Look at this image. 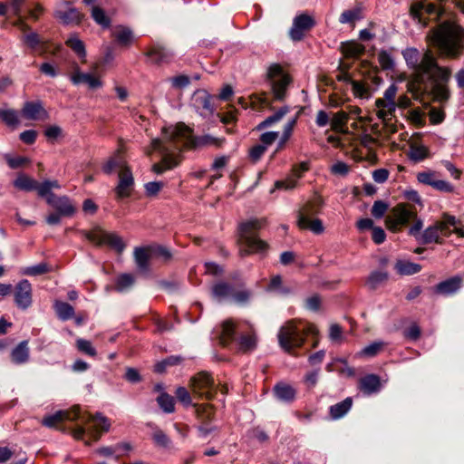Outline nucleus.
<instances>
[{"label": "nucleus", "instance_id": "f257e3e1", "mask_svg": "<svg viewBox=\"0 0 464 464\" xmlns=\"http://www.w3.org/2000/svg\"><path fill=\"white\" fill-rule=\"evenodd\" d=\"M401 54L411 70L409 90L416 96L427 93L440 103L448 102L451 70L439 65L430 51L421 53L417 48L408 47Z\"/></svg>", "mask_w": 464, "mask_h": 464}, {"label": "nucleus", "instance_id": "f03ea898", "mask_svg": "<svg viewBox=\"0 0 464 464\" xmlns=\"http://www.w3.org/2000/svg\"><path fill=\"white\" fill-rule=\"evenodd\" d=\"M222 140L206 134L194 136L193 130L183 122L169 126L164 129L162 139L151 140L149 153L157 151L161 155V160L152 165V171L156 174H162L164 171L172 169L179 165V160L176 151L182 148H197L203 146H221Z\"/></svg>", "mask_w": 464, "mask_h": 464}, {"label": "nucleus", "instance_id": "7ed1b4c3", "mask_svg": "<svg viewBox=\"0 0 464 464\" xmlns=\"http://www.w3.org/2000/svg\"><path fill=\"white\" fill-rule=\"evenodd\" d=\"M432 43L441 56L458 59L464 50V28L453 21H444L433 31Z\"/></svg>", "mask_w": 464, "mask_h": 464}, {"label": "nucleus", "instance_id": "20e7f679", "mask_svg": "<svg viewBox=\"0 0 464 464\" xmlns=\"http://www.w3.org/2000/svg\"><path fill=\"white\" fill-rule=\"evenodd\" d=\"M65 411L64 420H80L82 423V425H78L72 430V435L75 440H83L87 434L91 440L97 441L100 440L102 433L109 431L111 428L110 420L101 412L94 415L82 412L80 406H73L70 411Z\"/></svg>", "mask_w": 464, "mask_h": 464}, {"label": "nucleus", "instance_id": "39448f33", "mask_svg": "<svg viewBox=\"0 0 464 464\" xmlns=\"http://www.w3.org/2000/svg\"><path fill=\"white\" fill-rule=\"evenodd\" d=\"M265 224L266 219L264 218H251L238 225L239 242L244 246L240 249L241 256L254 253L263 254L267 250V243L257 236V232Z\"/></svg>", "mask_w": 464, "mask_h": 464}, {"label": "nucleus", "instance_id": "423d86ee", "mask_svg": "<svg viewBox=\"0 0 464 464\" xmlns=\"http://www.w3.org/2000/svg\"><path fill=\"white\" fill-rule=\"evenodd\" d=\"M452 233L457 234L459 237H464V227L461 221L454 216L444 214L440 221L435 222L422 231L418 243L421 245L442 244L443 238L450 237Z\"/></svg>", "mask_w": 464, "mask_h": 464}, {"label": "nucleus", "instance_id": "0eeeda50", "mask_svg": "<svg viewBox=\"0 0 464 464\" xmlns=\"http://www.w3.org/2000/svg\"><path fill=\"white\" fill-rule=\"evenodd\" d=\"M232 279L233 283L219 281L213 285L211 288L213 298L219 302L231 300L240 305L246 304L252 296V292L246 288V283L240 276H234Z\"/></svg>", "mask_w": 464, "mask_h": 464}, {"label": "nucleus", "instance_id": "6e6552de", "mask_svg": "<svg viewBox=\"0 0 464 464\" xmlns=\"http://www.w3.org/2000/svg\"><path fill=\"white\" fill-rule=\"evenodd\" d=\"M317 329L313 324H295L293 321L283 325L277 334L280 347L290 353L294 348L301 347L308 334H317Z\"/></svg>", "mask_w": 464, "mask_h": 464}, {"label": "nucleus", "instance_id": "1a4fd4ad", "mask_svg": "<svg viewBox=\"0 0 464 464\" xmlns=\"http://www.w3.org/2000/svg\"><path fill=\"white\" fill-rule=\"evenodd\" d=\"M267 77L270 82L274 100H285L287 89L292 82L289 74L284 72L281 65L274 63L268 68Z\"/></svg>", "mask_w": 464, "mask_h": 464}, {"label": "nucleus", "instance_id": "9d476101", "mask_svg": "<svg viewBox=\"0 0 464 464\" xmlns=\"http://www.w3.org/2000/svg\"><path fill=\"white\" fill-rule=\"evenodd\" d=\"M189 387L198 399L212 400L218 392L214 379L208 372H200L190 378Z\"/></svg>", "mask_w": 464, "mask_h": 464}, {"label": "nucleus", "instance_id": "9b49d317", "mask_svg": "<svg viewBox=\"0 0 464 464\" xmlns=\"http://www.w3.org/2000/svg\"><path fill=\"white\" fill-rule=\"evenodd\" d=\"M85 237L96 246H108L118 253H121L125 248L122 238L116 233L107 232L100 227H96L92 231L84 232Z\"/></svg>", "mask_w": 464, "mask_h": 464}, {"label": "nucleus", "instance_id": "f8f14e48", "mask_svg": "<svg viewBox=\"0 0 464 464\" xmlns=\"http://www.w3.org/2000/svg\"><path fill=\"white\" fill-rule=\"evenodd\" d=\"M416 212L405 204L395 206L385 218V224L389 230L397 232L401 227L407 225L410 220L415 219Z\"/></svg>", "mask_w": 464, "mask_h": 464}, {"label": "nucleus", "instance_id": "ddd939ff", "mask_svg": "<svg viewBox=\"0 0 464 464\" xmlns=\"http://www.w3.org/2000/svg\"><path fill=\"white\" fill-rule=\"evenodd\" d=\"M53 16L64 25L80 24L84 17L68 0H63L57 4Z\"/></svg>", "mask_w": 464, "mask_h": 464}, {"label": "nucleus", "instance_id": "4468645a", "mask_svg": "<svg viewBox=\"0 0 464 464\" xmlns=\"http://www.w3.org/2000/svg\"><path fill=\"white\" fill-rule=\"evenodd\" d=\"M398 88L392 83L384 92L383 98L377 99L376 107L379 109L377 115L380 119L386 120L396 110L395 96Z\"/></svg>", "mask_w": 464, "mask_h": 464}, {"label": "nucleus", "instance_id": "2eb2a0df", "mask_svg": "<svg viewBox=\"0 0 464 464\" xmlns=\"http://www.w3.org/2000/svg\"><path fill=\"white\" fill-rule=\"evenodd\" d=\"M315 24V22L312 16L306 14H301L296 15L293 20L292 27L289 30L290 38L295 41H301L305 32L312 29Z\"/></svg>", "mask_w": 464, "mask_h": 464}, {"label": "nucleus", "instance_id": "dca6fc26", "mask_svg": "<svg viewBox=\"0 0 464 464\" xmlns=\"http://www.w3.org/2000/svg\"><path fill=\"white\" fill-rule=\"evenodd\" d=\"M119 182L115 187V194L118 198H129L134 188V177L130 168L128 166L118 173Z\"/></svg>", "mask_w": 464, "mask_h": 464}, {"label": "nucleus", "instance_id": "f3484780", "mask_svg": "<svg viewBox=\"0 0 464 464\" xmlns=\"http://www.w3.org/2000/svg\"><path fill=\"white\" fill-rule=\"evenodd\" d=\"M14 303L22 310H25L32 304V285L27 279H23L16 284L14 289Z\"/></svg>", "mask_w": 464, "mask_h": 464}, {"label": "nucleus", "instance_id": "a211bd4d", "mask_svg": "<svg viewBox=\"0 0 464 464\" xmlns=\"http://www.w3.org/2000/svg\"><path fill=\"white\" fill-rule=\"evenodd\" d=\"M309 169V163L303 161L299 164L294 165L292 168V174L285 180H277L275 183L274 189H293L296 187L297 181L301 179L304 172Z\"/></svg>", "mask_w": 464, "mask_h": 464}, {"label": "nucleus", "instance_id": "6ab92c4d", "mask_svg": "<svg viewBox=\"0 0 464 464\" xmlns=\"http://www.w3.org/2000/svg\"><path fill=\"white\" fill-rule=\"evenodd\" d=\"M238 326L231 319L224 321L215 330V335L223 346L229 345L237 340Z\"/></svg>", "mask_w": 464, "mask_h": 464}, {"label": "nucleus", "instance_id": "aec40b11", "mask_svg": "<svg viewBox=\"0 0 464 464\" xmlns=\"http://www.w3.org/2000/svg\"><path fill=\"white\" fill-rule=\"evenodd\" d=\"M191 104L200 115L211 114L214 111L211 96L205 90H198L193 93Z\"/></svg>", "mask_w": 464, "mask_h": 464}, {"label": "nucleus", "instance_id": "412c9836", "mask_svg": "<svg viewBox=\"0 0 464 464\" xmlns=\"http://www.w3.org/2000/svg\"><path fill=\"white\" fill-rule=\"evenodd\" d=\"M21 113L24 118L30 121H44L49 117L40 101L24 102Z\"/></svg>", "mask_w": 464, "mask_h": 464}, {"label": "nucleus", "instance_id": "4be33fe9", "mask_svg": "<svg viewBox=\"0 0 464 464\" xmlns=\"http://www.w3.org/2000/svg\"><path fill=\"white\" fill-rule=\"evenodd\" d=\"M73 72L70 80L74 85L86 83L90 89H98L102 86V82L89 72H82L77 63L72 64Z\"/></svg>", "mask_w": 464, "mask_h": 464}, {"label": "nucleus", "instance_id": "5701e85b", "mask_svg": "<svg viewBox=\"0 0 464 464\" xmlns=\"http://www.w3.org/2000/svg\"><path fill=\"white\" fill-rule=\"evenodd\" d=\"M48 204L63 217H71L75 212L74 207L66 196L52 195L48 200Z\"/></svg>", "mask_w": 464, "mask_h": 464}, {"label": "nucleus", "instance_id": "b1692460", "mask_svg": "<svg viewBox=\"0 0 464 464\" xmlns=\"http://www.w3.org/2000/svg\"><path fill=\"white\" fill-rule=\"evenodd\" d=\"M462 278L460 276H452L435 285L434 292L442 295H450L460 289Z\"/></svg>", "mask_w": 464, "mask_h": 464}, {"label": "nucleus", "instance_id": "393cba45", "mask_svg": "<svg viewBox=\"0 0 464 464\" xmlns=\"http://www.w3.org/2000/svg\"><path fill=\"white\" fill-rule=\"evenodd\" d=\"M274 394L277 400L291 403L295 401L296 391L295 389L285 382H278L273 389Z\"/></svg>", "mask_w": 464, "mask_h": 464}, {"label": "nucleus", "instance_id": "a878e982", "mask_svg": "<svg viewBox=\"0 0 464 464\" xmlns=\"http://www.w3.org/2000/svg\"><path fill=\"white\" fill-rule=\"evenodd\" d=\"M146 55L150 61L154 63H168L172 57V53L169 50L158 44L152 46L146 53Z\"/></svg>", "mask_w": 464, "mask_h": 464}, {"label": "nucleus", "instance_id": "bb28decb", "mask_svg": "<svg viewBox=\"0 0 464 464\" xmlns=\"http://www.w3.org/2000/svg\"><path fill=\"white\" fill-rule=\"evenodd\" d=\"M323 206V199L320 197L314 198L312 201L307 202L298 211L297 220L303 216L306 219H311L312 217L320 213Z\"/></svg>", "mask_w": 464, "mask_h": 464}, {"label": "nucleus", "instance_id": "cd10ccee", "mask_svg": "<svg viewBox=\"0 0 464 464\" xmlns=\"http://www.w3.org/2000/svg\"><path fill=\"white\" fill-rule=\"evenodd\" d=\"M380 387V379L375 374H368L360 380V390L367 395L377 392Z\"/></svg>", "mask_w": 464, "mask_h": 464}, {"label": "nucleus", "instance_id": "c85d7f7f", "mask_svg": "<svg viewBox=\"0 0 464 464\" xmlns=\"http://www.w3.org/2000/svg\"><path fill=\"white\" fill-rule=\"evenodd\" d=\"M126 166H128L126 160L117 152L108 159L102 165V169L106 175H111L115 169L121 171V169H124Z\"/></svg>", "mask_w": 464, "mask_h": 464}, {"label": "nucleus", "instance_id": "c756f323", "mask_svg": "<svg viewBox=\"0 0 464 464\" xmlns=\"http://www.w3.org/2000/svg\"><path fill=\"white\" fill-rule=\"evenodd\" d=\"M12 362L15 364H23L29 360V347L27 341H22L11 353Z\"/></svg>", "mask_w": 464, "mask_h": 464}, {"label": "nucleus", "instance_id": "7c9ffc66", "mask_svg": "<svg viewBox=\"0 0 464 464\" xmlns=\"http://www.w3.org/2000/svg\"><path fill=\"white\" fill-rule=\"evenodd\" d=\"M353 399L351 397L345 398L343 401L332 405L329 409L330 416L333 420L343 418L352 408Z\"/></svg>", "mask_w": 464, "mask_h": 464}, {"label": "nucleus", "instance_id": "2f4dec72", "mask_svg": "<svg viewBox=\"0 0 464 464\" xmlns=\"http://www.w3.org/2000/svg\"><path fill=\"white\" fill-rule=\"evenodd\" d=\"M149 247H136L134 249V260L138 269L140 272L146 273L149 271V259L150 253H148Z\"/></svg>", "mask_w": 464, "mask_h": 464}, {"label": "nucleus", "instance_id": "473e14b6", "mask_svg": "<svg viewBox=\"0 0 464 464\" xmlns=\"http://www.w3.org/2000/svg\"><path fill=\"white\" fill-rule=\"evenodd\" d=\"M147 426L152 430L151 438L157 446L161 448L169 447L171 440L161 429L152 422L148 423Z\"/></svg>", "mask_w": 464, "mask_h": 464}, {"label": "nucleus", "instance_id": "72a5a7b5", "mask_svg": "<svg viewBox=\"0 0 464 464\" xmlns=\"http://www.w3.org/2000/svg\"><path fill=\"white\" fill-rule=\"evenodd\" d=\"M389 278V274L385 271H372L366 280V286L373 291L382 285Z\"/></svg>", "mask_w": 464, "mask_h": 464}, {"label": "nucleus", "instance_id": "f704fd0d", "mask_svg": "<svg viewBox=\"0 0 464 464\" xmlns=\"http://www.w3.org/2000/svg\"><path fill=\"white\" fill-rule=\"evenodd\" d=\"M289 112V107L288 106H283L279 110H277L274 114L268 116L263 121H261L257 126V130H262L264 129H266L268 127H271L272 125L277 123L280 121L283 117Z\"/></svg>", "mask_w": 464, "mask_h": 464}, {"label": "nucleus", "instance_id": "c9c22d12", "mask_svg": "<svg viewBox=\"0 0 464 464\" xmlns=\"http://www.w3.org/2000/svg\"><path fill=\"white\" fill-rule=\"evenodd\" d=\"M297 225L301 229H309L314 234H321L324 227L323 222L319 218L306 219L303 216L297 220Z\"/></svg>", "mask_w": 464, "mask_h": 464}, {"label": "nucleus", "instance_id": "e433bc0d", "mask_svg": "<svg viewBox=\"0 0 464 464\" xmlns=\"http://www.w3.org/2000/svg\"><path fill=\"white\" fill-rule=\"evenodd\" d=\"M53 308L57 316L62 321H67L74 315V308L66 302L55 301Z\"/></svg>", "mask_w": 464, "mask_h": 464}, {"label": "nucleus", "instance_id": "4c0bfd02", "mask_svg": "<svg viewBox=\"0 0 464 464\" xmlns=\"http://www.w3.org/2000/svg\"><path fill=\"white\" fill-rule=\"evenodd\" d=\"M14 186L23 191H33L37 186V181L25 174L20 173L14 179Z\"/></svg>", "mask_w": 464, "mask_h": 464}, {"label": "nucleus", "instance_id": "58836bf2", "mask_svg": "<svg viewBox=\"0 0 464 464\" xmlns=\"http://www.w3.org/2000/svg\"><path fill=\"white\" fill-rule=\"evenodd\" d=\"M66 45L71 48L80 59L85 61L86 51L83 42L76 35L72 34L65 42Z\"/></svg>", "mask_w": 464, "mask_h": 464}, {"label": "nucleus", "instance_id": "ea45409f", "mask_svg": "<svg viewBox=\"0 0 464 464\" xmlns=\"http://www.w3.org/2000/svg\"><path fill=\"white\" fill-rule=\"evenodd\" d=\"M0 121L8 127H16L20 123L19 112L14 109H0Z\"/></svg>", "mask_w": 464, "mask_h": 464}, {"label": "nucleus", "instance_id": "a19ab883", "mask_svg": "<svg viewBox=\"0 0 464 464\" xmlns=\"http://www.w3.org/2000/svg\"><path fill=\"white\" fill-rule=\"evenodd\" d=\"M395 269L400 275L410 276L419 273L421 269V266L419 264L410 261L399 260L395 264Z\"/></svg>", "mask_w": 464, "mask_h": 464}, {"label": "nucleus", "instance_id": "79ce46f5", "mask_svg": "<svg viewBox=\"0 0 464 464\" xmlns=\"http://www.w3.org/2000/svg\"><path fill=\"white\" fill-rule=\"evenodd\" d=\"M135 282V278L131 274H121L116 278L115 289L118 292H125L129 290Z\"/></svg>", "mask_w": 464, "mask_h": 464}, {"label": "nucleus", "instance_id": "37998d69", "mask_svg": "<svg viewBox=\"0 0 464 464\" xmlns=\"http://www.w3.org/2000/svg\"><path fill=\"white\" fill-rule=\"evenodd\" d=\"M92 17L95 23L101 25L102 28H109L111 25V19L107 16L104 10L100 6H92Z\"/></svg>", "mask_w": 464, "mask_h": 464}, {"label": "nucleus", "instance_id": "c03bdc74", "mask_svg": "<svg viewBox=\"0 0 464 464\" xmlns=\"http://www.w3.org/2000/svg\"><path fill=\"white\" fill-rule=\"evenodd\" d=\"M157 402L165 413H172L175 411V400L166 392H162L158 398Z\"/></svg>", "mask_w": 464, "mask_h": 464}, {"label": "nucleus", "instance_id": "a18cd8bd", "mask_svg": "<svg viewBox=\"0 0 464 464\" xmlns=\"http://www.w3.org/2000/svg\"><path fill=\"white\" fill-rule=\"evenodd\" d=\"M238 349L242 352L252 351L256 346V337L253 334H242L239 336L238 341Z\"/></svg>", "mask_w": 464, "mask_h": 464}, {"label": "nucleus", "instance_id": "49530a36", "mask_svg": "<svg viewBox=\"0 0 464 464\" xmlns=\"http://www.w3.org/2000/svg\"><path fill=\"white\" fill-rule=\"evenodd\" d=\"M362 8L361 7H355L353 9H349L343 11L340 17L339 22L341 24H351L353 23L356 20H360L362 18Z\"/></svg>", "mask_w": 464, "mask_h": 464}, {"label": "nucleus", "instance_id": "de8ad7c7", "mask_svg": "<svg viewBox=\"0 0 464 464\" xmlns=\"http://www.w3.org/2000/svg\"><path fill=\"white\" fill-rule=\"evenodd\" d=\"M384 347V343L382 341H377L370 343L365 346L358 353V356L360 357H374L377 355L381 350Z\"/></svg>", "mask_w": 464, "mask_h": 464}, {"label": "nucleus", "instance_id": "09e8293b", "mask_svg": "<svg viewBox=\"0 0 464 464\" xmlns=\"http://www.w3.org/2000/svg\"><path fill=\"white\" fill-rule=\"evenodd\" d=\"M439 176L440 174L433 170L422 171L417 174V180L421 184L433 188L436 181L439 179Z\"/></svg>", "mask_w": 464, "mask_h": 464}, {"label": "nucleus", "instance_id": "8fccbe9b", "mask_svg": "<svg viewBox=\"0 0 464 464\" xmlns=\"http://www.w3.org/2000/svg\"><path fill=\"white\" fill-rule=\"evenodd\" d=\"M50 271V268L46 263H39L34 266H26L23 268L22 274L30 276H35L46 274Z\"/></svg>", "mask_w": 464, "mask_h": 464}, {"label": "nucleus", "instance_id": "3c124183", "mask_svg": "<svg viewBox=\"0 0 464 464\" xmlns=\"http://www.w3.org/2000/svg\"><path fill=\"white\" fill-rule=\"evenodd\" d=\"M66 411H57L53 414L47 415L42 420V424L48 428H54L58 423L64 420Z\"/></svg>", "mask_w": 464, "mask_h": 464}, {"label": "nucleus", "instance_id": "603ef678", "mask_svg": "<svg viewBox=\"0 0 464 464\" xmlns=\"http://www.w3.org/2000/svg\"><path fill=\"white\" fill-rule=\"evenodd\" d=\"M378 61L383 70H393L395 66L394 59L387 51H381L378 53Z\"/></svg>", "mask_w": 464, "mask_h": 464}, {"label": "nucleus", "instance_id": "864d4df0", "mask_svg": "<svg viewBox=\"0 0 464 464\" xmlns=\"http://www.w3.org/2000/svg\"><path fill=\"white\" fill-rule=\"evenodd\" d=\"M149 250L151 256L162 258L164 261H169L172 256L170 251L162 246H151Z\"/></svg>", "mask_w": 464, "mask_h": 464}, {"label": "nucleus", "instance_id": "5fc2aeb1", "mask_svg": "<svg viewBox=\"0 0 464 464\" xmlns=\"http://www.w3.org/2000/svg\"><path fill=\"white\" fill-rule=\"evenodd\" d=\"M76 346L80 352H82L89 356L94 357L97 353L95 348L92 346V343L88 340L82 339V338L77 339Z\"/></svg>", "mask_w": 464, "mask_h": 464}, {"label": "nucleus", "instance_id": "6e6d98bb", "mask_svg": "<svg viewBox=\"0 0 464 464\" xmlns=\"http://www.w3.org/2000/svg\"><path fill=\"white\" fill-rule=\"evenodd\" d=\"M389 208V205L382 200H376L372 208L371 213L375 218H382Z\"/></svg>", "mask_w": 464, "mask_h": 464}, {"label": "nucleus", "instance_id": "4d7b16f0", "mask_svg": "<svg viewBox=\"0 0 464 464\" xmlns=\"http://www.w3.org/2000/svg\"><path fill=\"white\" fill-rule=\"evenodd\" d=\"M5 159L6 162H7V164H8V166L12 169H19L23 165H24L25 163L29 162V160L27 158L22 157V156L12 157L9 154H5Z\"/></svg>", "mask_w": 464, "mask_h": 464}, {"label": "nucleus", "instance_id": "13d9d810", "mask_svg": "<svg viewBox=\"0 0 464 464\" xmlns=\"http://www.w3.org/2000/svg\"><path fill=\"white\" fill-rule=\"evenodd\" d=\"M411 160L419 162L428 157V150L425 147H412L409 153Z\"/></svg>", "mask_w": 464, "mask_h": 464}, {"label": "nucleus", "instance_id": "bf43d9fd", "mask_svg": "<svg viewBox=\"0 0 464 464\" xmlns=\"http://www.w3.org/2000/svg\"><path fill=\"white\" fill-rule=\"evenodd\" d=\"M176 397L183 405L189 406L192 404L191 395L185 387H178L175 392Z\"/></svg>", "mask_w": 464, "mask_h": 464}, {"label": "nucleus", "instance_id": "052dcab7", "mask_svg": "<svg viewBox=\"0 0 464 464\" xmlns=\"http://www.w3.org/2000/svg\"><path fill=\"white\" fill-rule=\"evenodd\" d=\"M352 90L355 96L360 98H368L369 97V91L368 88L359 81H352L351 82Z\"/></svg>", "mask_w": 464, "mask_h": 464}, {"label": "nucleus", "instance_id": "680f3d73", "mask_svg": "<svg viewBox=\"0 0 464 464\" xmlns=\"http://www.w3.org/2000/svg\"><path fill=\"white\" fill-rule=\"evenodd\" d=\"M22 40L32 50H35L36 47L41 44V39L39 35L34 32L24 35Z\"/></svg>", "mask_w": 464, "mask_h": 464}, {"label": "nucleus", "instance_id": "e2e57ef3", "mask_svg": "<svg viewBox=\"0 0 464 464\" xmlns=\"http://www.w3.org/2000/svg\"><path fill=\"white\" fill-rule=\"evenodd\" d=\"M279 132L278 131H267L264 132L260 136V144L265 145V148L267 150V148L272 145L278 138Z\"/></svg>", "mask_w": 464, "mask_h": 464}, {"label": "nucleus", "instance_id": "0e129e2a", "mask_svg": "<svg viewBox=\"0 0 464 464\" xmlns=\"http://www.w3.org/2000/svg\"><path fill=\"white\" fill-rule=\"evenodd\" d=\"M38 193V195L42 198H44L46 199V202L48 203V200L49 198H51L52 195H54L51 188H50V186H48L46 180H44V182L42 183H39L37 182V186L35 188V189Z\"/></svg>", "mask_w": 464, "mask_h": 464}, {"label": "nucleus", "instance_id": "69168bd1", "mask_svg": "<svg viewBox=\"0 0 464 464\" xmlns=\"http://www.w3.org/2000/svg\"><path fill=\"white\" fill-rule=\"evenodd\" d=\"M266 151L265 145L256 144L249 150V158L252 161H258Z\"/></svg>", "mask_w": 464, "mask_h": 464}, {"label": "nucleus", "instance_id": "338daca9", "mask_svg": "<svg viewBox=\"0 0 464 464\" xmlns=\"http://www.w3.org/2000/svg\"><path fill=\"white\" fill-rule=\"evenodd\" d=\"M116 39L121 44H128L132 37V32L126 27H121L116 32Z\"/></svg>", "mask_w": 464, "mask_h": 464}, {"label": "nucleus", "instance_id": "774afa93", "mask_svg": "<svg viewBox=\"0 0 464 464\" xmlns=\"http://www.w3.org/2000/svg\"><path fill=\"white\" fill-rule=\"evenodd\" d=\"M145 192L149 197L156 196L161 188L163 187V183L160 181H151L145 184Z\"/></svg>", "mask_w": 464, "mask_h": 464}]
</instances>
